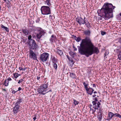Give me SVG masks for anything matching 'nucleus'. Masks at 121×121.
Segmentation results:
<instances>
[{
    "label": "nucleus",
    "instance_id": "0e129e2a",
    "mask_svg": "<svg viewBox=\"0 0 121 121\" xmlns=\"http://www.w3.org/2000/svg\"><path fill=\"white\" fill-rule=\"evenodd\" d=\"M15 80L16 81H18V80H17V79H15Z\"/></svg>",
    "mask_w": 121,
    "mask_h": 121
},
{
    "label": "nucleus",
    "instance_id": "f257e3e1",
    "mask_svg": "<svg viewBox=\"0 0 121 121\" xmlns=\"http://www.w3.org/2000/svg\"><path fill=\"white\" fill-rule=\"evenodd\" d=\"M77 47L81 54L85 55L87 57L99 52L97 48L95 47L91 39L88 37H86L85 39H82L80 46Z\"/></svg>",
    "mask_w": 121,
    "mask_h": 121
},
{
    "label": "nucleus",
    "instance_id": "cd10ccee",
    "mask_svg": "<svg viewBox=\"0 0 121 121\" xmlns=\"http://www.w3.org/2000/svg\"><path fill=\"white\" fill-rule=\"evenodd\" d=\"M9 82L7 80L5 79L4 82V84L5 86H8Z\"/></svg>",
    "mask_w": 121,
    "mask_h": 121
},
{
    "label": "nucleus",
    "instance_id": "39448f33",
    "mask_svg": "<svg viewBox=\"0 0 121 121\" xmlns=\"http://www.w3.org/2000/svg\"><path fill=\"white\" fill-rule=\"evenodd\" d=\"M41 10L42 14L43 15H47L51 13L50 9L48 6H42L41 8Z\"/></svg>",
    "mask_w": 121,
    "mask_h": 121
},
{
    "label": "nucleus",
    "instance_id": "412c9836",
    "mask_svg": "<svg viewBox=\"0 0 121 121\" xmlns=\"http://www.w3.org/2000/svg\"><path fill=\"white\" fill-rule=\"evenodd\" d=\"M50 1V0H46L45 2V3L48 6H49L51 5Z\"/></svg>",
    "mask_w": 121,
    "mask_h": 121
},
{
    "label": "nucleus",
    "instance_id": "f704fd0d",
    "mask_svg": "<svg viewBox=\"0 0 121 121\" xmlns=\"http://www.w3.org/2000/svg\"><path fill=\"white\" fill-rule=\"evenodd\" d=\"M52 62L54 63H56L57 62V60L55 58H54L52 59Z\"/></svg>",
    "mask_w": 121,
    "mask_h": 121
},
{
    "label": "nucleus",
    "instance_id": "8fccbe9b",
    "mask_svg": "<svg viewBox=\"0 0 121 121\" xmlns=\"http://www.w3.org/2000/svg\"><path fill=\"white\" fill-rule=\"evenodd\" d=\"M21 88L20 87H19L18 88V90H17V91H19L20 90H21Z\"/></svg>",
    "mask_w": 121,
    "mask_h": 121
},
{
    "label": "nucleus",
    "instance_id": "052dcab7",
    "mask_svg": "<svg viewBox=\"0 0 121 121\" xmlns=\"http://www.w3.org/2000/svg\"><path fill=\"white\" fill-rule=\"evenodd\" d=\"M10 2V1H9L8 0V2H7V3H9V4H10V3H9Z\"/></svg>",
    "mask_w": 121,
    "mask_h": 121
},
{
    "label": "nucleus",
    "instance_id": "680f3d73",
    "mask_svg": "<svg viewBox=\"0 0 121 121\" xmlns=\"http://www.w3.org/2000/svg\"><path fill=\"white\" fill-rule=\"evenodd\" d=\"M1 6L0 5V11L1 10Z\"/></svg>",
    "mask_w": 121,
    "mask_h": 121
},
{
    "label": "nucleus",
    "instance_id": "bf43d9fd",
    "mask_svg": "<svg viewBox=\"0 0 121 121\" xmlns=\"http://www.w3.org/2000/svg\"><path fill=\"white\" fill-rule=\"evenodd\" d=\"M111 119H110V118H109V119L107 118L106 119V120H110Z\"/></svg>",
    "mask_w": 121,
    "mask_h": 121
},
{
    "label": "nucleus",
    "instance_id": "37998d69",
    "mask_svg": "<svg viewBox=\"0 0 121 121\" xmlns=\"http://www.w3.org/2000/svg\"><path fill=\"white\" fill-rule=\"evenodd\" d=\"M107 53H105L104 54V58H106L107 57Z\"/></svg>",
    "mask_w": 121,
    "mask_h": 121
},
{
    "label": "nucleus",
    "instance_id": "ddd939ff",
    "mask_svg": "<svg viewBox=\"0 0 121 121\" xmlns=\"http://www.w3.org/2000/svg\"><path fill=\"white\" fill-rule=\"evenodd\" d=\"M72 37L77 42H79L81 39V37L80 36L77 37L73 35H72Z\"/></svg>",
    "mask_w": 121,
    "mask_h": 121
},
{
    "label": "nucleus",
    "instance_id": "f03ea898",
    "mask_svg": "<svg viewBox=\"0 0 121 121\" xmlns=\"http://www.w3.org/2000/svg\"><path fill=\"white\" fill-rule=\"evenodd\" d=\"M115 8L111 3H105L100 10V15L98 10L97 12L99 16L104 18L105 20H108L113 17V10Z\"/></svg>",
    "mask_w": 121,
    "mask_h": 121
},
{
    "label": "nucleus",
    "instance_id": "338daca9",
    "mask_svg": "<svg viewBox=\"0 0 121 121\" xmlns=\"http://www.w3.org/2000/svg\"><path fill=\"white\" fill-rule=\"evenodd\" d=\"M73 48L74 49L75 48V47L74 46H73Z\"/></svg>",
    "mask_w": 121,
    "mask_h": 121
},
{
    "label": "nucleus",
    "instance_id": "e2e57ef3",
    "mask_svg": "<svg viewBox=\"0 0 121 121\" xmlns=\"http://www.w3.org/2000/svg\"><path fill=\"white\" fill-rule=\"evenodd\" d=\"M88 89H93L92 88H88Z\"/></svg>",
    "mask_w": 121,
    "mask_h": 121
},
{
    "label": "nucleus",
    "instance_id": "0eeeda50",
    "mask_svg": "<svg viewBox=\"0 0 121 121\" xmlns=\"http://www.w3.org/2000/svg\"><path fill=\"white\" fill-rule=\"evenodd\" d=\"M49 54L47 53H43L40 56V60L43 62L46 61L47 59H48Z\"/></svg>",
    "mask_w": 121,
    "mask_h": 121
},
{
    "label": "nucleus",
    "instance_id": "c85d7f7f",
    "mask_svg": "<svg viewBox=\"0 0 121 121\" xmlns=\"http://www.w3.org/2000/svg\"><path fill=\"white\" fill-rule=\"evenodd\" d=\"M32 37L31 35H30L28 37V43L31 40H34L31 39Z\"/></svg>",
    "mask_w": 121,
    "mask_h": 121
},
{
    "label": "nucleus",
    "instance_id": "79ce46f5",
    "mask_svg": "<svg viewBox=\"0 0 121 121\" xmlns=\"http://www.w3.org/2000/svg\"><path fill=\"white\" fill-rule=\"evenodd\" d=\"M39 19H37L36 21V23H38L39 22Z\"/></svg>",
    "mask_w": 121,
    "mask_h": 121
},
{
    "label": "nucleus",
    "instance_id": "5701e85b",
    "mask_svg": "<svg viewBox=\"0 0 121 121\" xmlns=\"http://www.w3.org/2000/svg\"><path fill=\"white\" fill-rule=\"evenodd\" d=\"M57 53L60 55H62L63 53V52L61 50L58 49L57 51Z\"/></svg>",
    "mask_w": 121,
    "mask_h": 121
},
{
    "label": "nucleus",
    "instance_id": "e433bc0d",
    "mask_svg": "<svg viewBox=\"0 0 121 121\" xmlns=\"http://www.w3.org/2000/svg\"><path fill=\"white\" fill-rule=\"evenodd\" d=\"M106 33V32H105L103 31H101V35H103L105 34Z\"/></svg>",
    "mask_w": 121,
    "mask_h": 121
},
{
    "label": "nucleus",
    "instance_id": "f3484780",
    "mask_svg": "<svg viewBox=\"0 0 121 121\" xmlns=\"http://www.w3.org/2000/svg\"><path fill=\"white\" fill-rule=\"evenodd\" d=\"M56 39V36L54 35H52L51 37L49 40L50 41L51 43H52L53 42V40Z\"/></svg>",
    "mask_w": 121,
    "mask_h": 121
},
{
    "label": "nucleus",
    "instance_id": "473e14b6",
    "mask_svg": "<svg viewBox=\"0 0 121 121\" xmlns=\"http://www.w3.org/2000/svg\"><path fill=\"white\" fill-rule=\"evenodd\" d=\"M93 99L94 100L92 102H99L97 97H95Z\"/></svg>",
    "mask_w": 121,
    "mask_h": 121
},
{
    "label": "nucleus",
    "instance_id": "c9c22d12",
    "mask_svg": "<svg viewBox=\"0 0 121 121\" xmlns=\"http://www.w3.org/2000/svg\"><path fill=\"white\" fill-rule=\"evenodd\" d=\"M69 61L70 62L73 64H74V61L72 58L70 59V60H69Z\"/></svg>",
    "mask_w": 121,
    "mask_h": 121
},
{
    "label": "nucleus",
    "instance_id": "6e6552de",
    "mask_svg": "<svg viewBox=\"0 0 121 121\" xmlns=\"http://www.w3.org/2000/svg\"><path fill=\"white\" fill-rule=\"evenodd\" d=\"M83 83L84 86L85 88L86 91H87V94L90 95H91L93 91H94V90L93 89H88V84H86L85 82H84Z\"/></svg>",
    "mask_w": 121,
    "mask_h": 121
},
{
    "label": "nucleus",
    "instance_id": "2eb2a0df",
    "mask_svg": "<svg viewBox=\"0 0 121 121\" xmlns=\"http://www.w3.org/2000/svg\"><path fill=\"white\" fill-rule=\"evenodd\" d=\"M1 27L2 28V30L5 31H6L7 32H8L9 31V30L7 27H5L2 25H1Z\"/></svg>",
    "mask_w": 121,
    "mask_h": 121
},
{
    "label": "nucleus",
    "instance_id": "a211bd4d",
    "mask_svg": "<svg viewBox=\"0 0 121 121\" xmlns=\"http://www.w3.org/2000/svg\"><path fill=\"white\" fill-rule=\"evenodd\" d=\"M23 101L22 99L21 98H19L17 100L16 102L15 103V104L20 105V104Z\"/></svg>",
    "mask_w": 121,
    "mask_h": 121
},
{
    "label": "nucleus",
    "instance_id": "72a5a7b5",
    "mask_svg": "<svg viewBox=\"0 0 121 121\" xmlns=\"http://www.w3.org/2000/svg\"><path fill=\"white\" fill-rule=\"evenodd\" d=\"M24 81V80L23 79H21L18 81V83L20 84V83H21L22 82Z\"/></svg>",
    "mask_w": 121,
    "mask_h": 121
},
{
    "label": "nucleus",
    "instance_id": "58836bf2",
    "mask_svg": "<svg viewBox=\"0 0 121 121\" xmlns=\"http://www.w3.org/2000/svg\"><path fill=\"white\" fill-rule=\"evenodd\" d=\"M67 57L68 58V60H70V59H71V57H70L68 56V55H67Z\"/></svg>",
    "mask_w": 121,
    "mask_h": 121
},
{
    "label": "nucleus",
    "instance_id": "13d9d810",
    "mask_svg": "<svg viewBox=\"0 0 121 121\" xmlns=\"http://www.w3.org/2000/svg\"><path fill=\"white\" fill-rule=\"evenodd\" d=\"M93 93L94 94L97 93V92L95 91Z\"/></svg>",
    "mask_w": 121,
    "mask_h": 121
},
{
    "label": "nucleus",
    "instance_id": "423d86ee",
    "mask_svg": "<svg viewBox=\"0 0 121 121\" xmlns=\"http://www.w3.org/2000/svg\"><path fill=\"white\" fill-rule=\"evenodd\" d=\"M45 33V32L42 29H41L38 30V32L37 33L36 37H37L36 40L38 42H39L40 38Z\"/></svg>",
    "mask_w": 121,
    "mask_h": 121
},
{
    "label": "nucleus",
    "instance_id": "6ab92c4d",
    "mask_svg": "<svg viewBox=\"0 0 121 121\" xmlns=\"http://www.w3.org/2000/svg\"><path fill=\"white\" fill-rule=\"evenodd\" d=\"M84 22V24H85L86 27L89 28L90 26L89 23L88 21H86V20H85Z\"/></svg>",
    "mask_w": 121,
    "mask_h": 121
},
{
    "label": "nucleus",
    "instance_id": "774afa93",
    "mask_svg": "<svg viewBox=\"0 0 121 121\" xmlns=\"http://www.w3.org/2000/svg\"><path fill=\"white\" fill-rule=\"evenodd\" d=\"M120 16H121V13H120Z\"/></svg>",
    "mask_w": 121,
    "mask_h": 121
},
{
    "label": "nucleus",
    "instance_id": "bb28decb",
    "mask_svg": "<svg viewBox=\"0 0 121 121\" xmlns=\"http://www.w3.org/2000/svg\"><path fill=\"white\" fill-rule=\"evenodd\" d=\"M118 59L121 60V51H119L118 53Z\"/></svg>",
    "mask_w": 121,
    "mask_h": 121
},
{
    "label": "nucleus",
    "instance_id": "c03bdc74",
    "mask_svg": "<svg viewBox=\"0 0 121 121\" xmlns=\"http://www.w3.org/2000/svg\"><path fill=\"white\" fill-rule=\"evenodd\" d=\"M19 69L20 70H22V67H19Z\"/></svg>",
    "mask_w": 121,
    "mask_h": 121
},
{
    "label": "nucleus",
    "instance_id": "a19ab883",
    "mask_svg": "<svg viewBox=\"0 0 121 121\" xmlns=\"http://www.w3.org/2000/svg\"><path fill=\"white\" fill-rule=\"evenodd\" d=\"M101 112H102V110H101V109L100 108H99V113L100 114V113H102Z\"/></svg>",
    "mask_w": 121,
    "mask_h": 121
},
{
    "label": "nucleus",
    "instance_id": "f8f14e48",
    "mask_svg": "<svg viewBox=\"0 0 121 121\" xmlns=\"http://www.w3.org/2000/svg\"><path fill=\"white\" fill-rule=\"evenodd\" d=\"M93 104V108H94L95 110L98 109V108L100 107V103L98 102H92Z\"/></svg>",
    "mask_w": 121,
    "mask_h": 121
},
{
    "label": "nucleus",
    "instance_id": "9d476101",
    "mask_svg": "<svg viewBox=\"0 0 121 121\" xmlns=\"http://www.w3.org/2000/svg\"><path fill=\"white\" fill-rule=\"evenodd\" d=\"M85 20L82 17H77L76 19V21L80 25L84 24V22Z\"/></svg>",
    "mask_w": 121,
    "mask_h": 121
},
{
    "label": "nucleus",
    "instance_id": "864d4df0",
    "mask_svg": "<svg viewBox=\"0 0 121 121\" xmlns=\"http://www.w3.org/2000/svg\"><path fill=\"white\" fill-rule=\"evenodd\" d=\"M93 87H95L96 86L95 84H93Z\"/></svg>",
    "mask_w": 121,
    "mask_h": 121
},
{
    "label": "nucleus",
    "instance_id": "de8ad7c7",
    "mask_svg": "<svg viewBox=\"0 0 121 121\" xmlns=\"http://www.w3.org/2000/svg\"><path fill=\"white\" fill-rule=\"evenodd\" d=\"M26 68H26V67H25L24 68H22V71H25L26 70Z\"/></svg>",
    "mask_w": 121,
    "mask_h": 121
},
{
    "label": "nucleus",
    "instance_id": "7ed1b4c3",
    "mask_svg": "<svg viewBox=\"0 0 121 121\" xmlns=\"http://www.w3.org/2000/svg\"><path fill=\"white\" fill-rule=\"evenodd\" d=\"M48 85V83H47L46 84H43L42 86H40V88L38 89L39 93L43 95L46 94L47 90L46 89L47 88Z\"/></svg>",
    "mask_w": 121,
    "mask_h": 121
},
{
    "label": "nucleus",
    "instance_id": "dca6fc26",
    "mask_svg": "<svg viewBox=\"0 0 121 121\" xmlns=\"http://www.w3.org/2000/svg\"><path fill=\"white\" fill-rule=\"evenodd\" d=\"M114 114L112 112H109L108 114V118H110V119H111L112 117H114Z\"/></svg>",
    "mask_w": 121,
    "mask_h": 121
},
{
    "label": "nucleus",
    "instance_id": "5fc2aeb1",
    "mask_svg": "<svg viewBox=\"0 0 121 121\" xmlns=\"http://www.w3.org/2000/svg\"><path fill=\"white\" fill-rule=\"evenodd\" d=\"M51 91H52V90H49V91H47V92L46 91V92L47 93H48L49 92H51Z\"/></svg>",
    "mask_w": 121,
    "mask_h": 121
},
{
    "label": "nucleus",
    "instance_id": "2f4dec72",
    "mask_svg": "<svg viewBox=\"0 0 121 121\" xmlns=\"http://www.w3.org/2000/svg\"><path fill=\"white\" fill-rule=\"evenodd\" d=\"M73 103L75 105L78 104L79 103V102H78L77 101L74 99H73Z\"/></svg>",
    "mask_w": 121,
    "mask_h": 121
},
{
    "label": "nucleus",
    "instance_id": "4d7b16f0",
    "mask_svg": "<svg viewBox=\"0 0 121 121\" xmlns=\"http://www.w3.org/2000/svg\"><path fill=\"white\" fill-rule=\"evenodd\" d=\"M96 96V95L95 94L93 95V97H95Z\"/></svg>",
    "mask_w": 121,
    "mask_h": 121
},
{
    "label": "nucleus",
    "instance_id": "a878e982",
    "mask_svg": "<svg viewBox=\"0 0 121 121\" xmlns=\"http://www.w3.org/2000/svg\"><path fill=\"white\" fill-rule=\"evenodd\" d=\"M70 77L72 78H76V75L75 74L73 73H70Z\"/></svg>",
    "mask_w": 121,
    "mask_h": 121
},
{
    "label": "nucleus",
    "instance_id": "69168bd1",
    "mask_svg": "<svg viewBox=\"0 0 121 121\" xmlns=\"http://www.w3.org/2000/svg\"><path fill=\"white\" fill-rule=\"evenodd\" d=\"M86 18V17H84V19H83V20H85V19Z\"/></svg>",
    "mask_w": 121,
    "mask_h": 121
},
{
    "label": "nucleus",
    "instance_id": "9b49d317",
    "mask_svg": "<svg viewBox=\"0 0 121 121\" xmlns=\"http://www.w3.org/2000/svg\"><path fill=\"white\" fill-rule=\"evenodd\" d=\"M15 105L14 107L13 108V112L14 114H16L17 113L18 111H19V110L20 105L16 104H15Z\"/></svg>",
    "mask_w": 121,
    "mask_h": 121
},
{
    "label": "nucleus",
    "instance_id": "aec40b11",
    "mask_svg": "<svg viewBox=\"0 0 121 121\" xmlns=\"http://www.w3.org/2000/svg\"><path fill=\"white\" fill-rule=\"evenodd\" d=\"M98 118L99 121H101L102 118V113H99L98 116Z\"/></svg>",
    "mask_w": 121,
    "mask_h": 121
},
{
    "label": "nucleus",
    "instance_id": "4be33fe9",
    "mask_svg": "<svg viewBox=\"0 0 121 121\" xmlns=\"http://www.w3.org/2000/svg\"><path fill=\"white\" fill-rule=\"evenodd\" d=\"M70 55L72 57V58H74L75 56H76V53H75L71 52L69 53Z\"/></svg>",
    "mask_w": 121,
    "mask_h": 121
},
{
    "label": "nucleus",
    "instance_id": "ea45409f",
    "mask_svg": "<svg viewBox=\"0 0 121 121\" xmlns=\"http://www.w3.org/2000/svg\"><path fill=\"white\" fill-rule=\"evenodd\" d=\"M118 42L121 44V38H120L118 39Z\"/></svg>",
    "mask_w": 121,
    "mask_h": 121
},
{
    "label": "nucleus",
    "instance_id": "09e8293b",
    "mask_svg": "<svg viewBox=\"0 0 121 121\" xmlns=\"http://www.w3.org/2000/svg\"><path fill=\"white\" fill-rule=\"evenodd\" d=\"M16 91H15L14 90H13L12 91V93L13 94H15L16 93Z\"/></svg>",
    "mask_w": 121,
    "mask_h": 121
},
{
    "label": "nucleus",
    "instance_id": "b1692460",
    "mask_svg": "<svg viewBox=\"0 0 121 121\" xmlns=\"http://www.w3.org/2000/svg\"><path fill=\"white\" fill-rule=\"evenodd\" d=\"M13 76L15 78H17L20 75V74H19L17 73H13Z\"/></svg>",
    "mask_w": 121,
    "mask_h": 121
},
{
    "label": "nucleus",
    "instance_id": "603ef678",
    "mask_svg": "<svg viewBox=\"0 0 121 121\" xmlns=\"http://www.w3.org/2000/svg\"><path fill=\"white\" fill-rule=\"evenodd\" d=\"M40 79V77H37V79L38 80H39Z\"/></svg>",
    "mask_w": 121,
    "mask_h": 121
},
{
    "label": "nucleus",
    "instance_id": "a18cd8bd",
    "mask_svg": "<svg viewBox=\"0 0 121 121\" xmlns=\"http://www.w3.org/2000/svg\"><path fill=\"white\" fill-rule=\"evenodd\" d=\"M7 80H8V81L9 82V81H10L12 80L10 78H9L7 79Z\"/></svg>",
    "mask_w": 121,
    "mask_h": 121
},
{
    "label": "nucleus",
    "instance_id": "3c124183",
    "mask_svg": "<svg viewBox=\"0 0 121 121\" xmlns=\"http://www.w3.org/2000/svg\"><path fill=\"white\" fill-rule=\"evenodd\" d=\"M2 90L3 91H7V90H6L5 89H4L3 88L2 89Z\"/></svg>",
    "mask_w": 121,
    "mask_h": 121
},
{
    "label": "nucleus",
    "instance_id": "4468645a",
    "mask_svg": "<svg viewBox=\"0 0 121 121\" xmlns=\"http://www.w3.org/2000/svg\"><path fill=\"white\" fill-rule=\"evenodd\" d=\"M83 33L85 35L88 36H89L91 35V32L90 30L88 29L85 30L83 32Z\"/></svg>",
    "mask_w": 121,
    "mask_h": 121
},
{
    "label": "nucleus",
    "instance_id": "6e6d98bb",
    "mask_svg": "<svg viewBox=\"0 0 121 121\" xmlns=\"http://www.w3.org/2000/svg\"><path fill=\"white\" fill-rule=\"evenodd\" d=\"M77 50V49L76 48H75L74 49V51H76Z\"/></svg>",
    "mask_w": 121,
    "mask_h": 121
},
{
    "label": "nucleus",
    "instance_id": "49530a36",
    "mask_svg": "<svg viewBox=\"0 0 121 121\" xmlns=\"http://www.w3.org/2000/svg\"><path fill=\"white\" fill-rule=\"evenodd\" d=\"M36 115H35L34 116L35 117H34L33 118V119L34 120V121H35V119H36Z\"/></svg>",
    "mask_w": 121,
    "mask_h": 121
},
{
    "label": "nucleus",
    "instance_id": "20e7f679",
    "mask_svg": "<svg viewBox=\"0 0 121 121\" xmlns=\"http://www.w3.org/2000/svg\"><path fill=\"white\" fill-rule=\"evenodd\" d=\"M29 47L30 49L36 50L38 49L39 46L37 44L34 40H31L28 43Z\"/></svg>",
    "mask_w": 121,
    "mask_h": 121
},
{
    "label": "nucleus",
    "instance_id": "4c0bfd02",
    "mask_svg": "<svg viewBox=\"0 0 121 121\" xmlns=\"http://www.w3.org/2000/svg\"><path fill=\"white\" fill-rule=\"evenodd\" d=\"M7 6L8 7V8H10L11 7L10 6V4H9V3H7Z\"/></svg>",
    "mask_w": 121,
    "mask_h": 121
},
{
    "label": "nucleus",
    "instance_id": "393cba45",
    "mask_svg": "<svg viewBox=\"0 0 121 121\" xmlns=\"http://www.w3.org/2000/svg\"><path fill=\"white\" fill-rule=\"evenodd\" d=\"M22 32L26 35L28 34V32L26 30L23 29L22 30Z\"/></svg>",
    "mask_w": 121,
    "mask_h": 121
},
{
    "label": "nucleus",
    "instance_id": "c756f323",
    "mask_svg": "<svg viewBox=\"0 0 121 121\" xmlns=\"http://www.w3.org/2000/svg\"><path fill=\"white\" fill-rule=\"evenodd\" d=\"M114 117H117L119 118H121V115L118 113L114 114Z\"/></svg>",
    "mask_w": 121,
    "mask_h": 121
},
{
    "label": "nucleus",
    "instance_id": "1a4fd4ad",
    "mask_svg": "<svg viewBox=\"0 0 121 121\" xmlns=\"http://www.w3.org/2000/svg\"><path fill=\"white\" fill-rule=\"evenodd\" d=\"M29 57L31 59L34 60H36V55L32 50L30 49L29 50Z\"/></svg>",
    "mask_w": 121,
    "mask_h": 121
},
{
    "label": "nucleus",
    "instance_id": "7c9ffc66",
    "mask_svg": "<svg viewBox=\"0 0 121 121\" xmlns=\"http://www.w3.org/2000/svg\"><path fill=\"white\" fill-rule=\"evenodd\" d=\"M53 67L56 70L57 68V65L56 63H54L53 65Z\"/></svg>",
    "mask_w": 121,
    "mask_h": 121
}]
</instances>
